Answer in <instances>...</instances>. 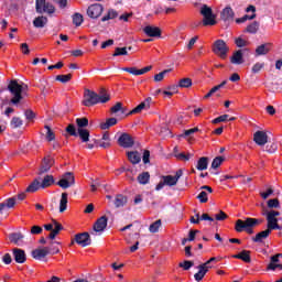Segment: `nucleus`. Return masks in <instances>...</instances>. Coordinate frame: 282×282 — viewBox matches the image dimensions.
Wrapping results in <instances>:
<instances>
[{"label":"nucleus","instance_id":"nucleus-1","mask_svg":"<svg viewBox=\"0 0 282 282\" xmlns=\"http://www.w3.org/2000/svg\"><path fill=\"white\" fill-rule=\"evenodd\" d=\"M109 101L110 95L105 90H101L99 95L96 91H93L88 88L84 90V99L82 104L86 107H91L98 104H107Z\"/></svg>","mask_w":282,"mask_h":282},{"label":"nucleus","instance_id":"nucleus-2","mask_svg":"<svg viewBox=\"0 0 282 282\" xmlns=\"http://www.w3.org/2000/svg\"><path fill=\"white\" fill-rule=\"evenodd\" d=\"M262 224V220L256 219V218H247L246 220H237L236 221V231L237 232H248L249 235L253 234L252 228L256 226Z\"/></svg>","mask_w":282,"mask_h":282},{"label":"nucleus","instance_id":"nucleus-3","mask_svg":"<svg viewBox=\"0 0 282 282\" xmlns=\"http://www.w3.org/2000/svg\"><path fill=\"white\" fill-rule=\"evenodd\" d=\"M262 215L265 216L267 219V229L270 230H281L282 227L279 225L278 216H280V212L271 209H263Z\"/></svg>","mask_w":282,"mask_h":282},{"label":"nucleus","instance_id":"nucleus-4","mask_svg":"<svg viewBox=\"0 0 282 282\" xmlns=\"http://www.w3.org/2000/svg\"><path fill=\"white\" fill-rule=\"evenodd\" d=\"M8 90L13 96V98L11 99L12 105H19L23 98V86L20 85L17 80H11V83H9L8 85Z\"/></svg>","mask_w":282,"mask_h":282},{"label":"nucleus","instance_id":"nucleus-5","mask_svg":"<svg viewBox=\"0 0 282 282\" xmlns=\"http://www.w3.org/2000/svg\"><path fill=\"white\" fill-rule=\"evenodd\" d=\"M212 52L219 58L226 59L228 52H230V47H228L224 40L218 39L214 42V45H212Z\"/></svg>","mask_w":282,"mask_h":282},{"label":"nucleus","instance_id":"nucleus-6","mask_svg":"<svg viewBox=\"0 0 282 282\" xmlns=\"http://www.w3.org/2000/svg\"><path fill=\"white\" fill-rule=\"evenodd\" d=\"M221 259L219 258H210L209 260H207L205 263L199 264L198 265V272L195 273L194 278L197 282L202 281L203 278L206 275V273H208L209 269L213 268V265H210V263L213 262H219Z\"/></svg>","mask_w":282,"mask_h":282},{"label":"nucleus","instance_id":"nucleus-7","mask_svg":"<svg viewBox=\"0 0 282 282\" xmlns=\"http://www.w3.org/2000/svg\"><path fill=\"white\" fill-rule=\"evenodd\" d=\"M200 14H203V17H204L203 24L205 26L216 24V20H215L216 18L213 14V10L210 7H208V6L200 7Z\"/></svg>","mask_w":282,"mask_h":282},{"label":"nucleus","instance_id":"nucleus-8","mask_svg":"<svg viewBox=\"0 0 282 282\" xmlns=\"http://www.w3.org/2000/svg\"><path fill=\"white\" fill-rule=\"evenodd\" d=\"M36 12L37 14H54L55 7L52 3L46 2V0H36Z\"/></svg>","mask_w":282,"mask_h":282},{"label":"nucleus","instance_id":"nucleus-9","mask_svg":"<svg viewBox=\"0 0 282 282\" xmlns=\"http://www.w3.org/2000/svg\"><path fill=\"white\" fill-rule=\"evenodd\" d=\"M74 185H75V175L74 173H70V172L64 173L59 178V181L57 182V186H59L63 189H66Z\"/></svg>","mask_w":282,"mask_h":282},{"label":"nucleus","instance_id":"nucleus-10","mask_svg":"<svg viewBox=\"0 0 282 282\" xmlns=\"http://www.w3.org/2000/svg\"><path fill=\"white\" fill-rule=\"evenodd\" d=\"M15 206V198H9L0 204V221L9 216V209Z\"/></svg>","mask_w":282,"mask_h":282},{"label":"nucleus","instance_id":"nucleus-11","mask_svg":"<svg viewBox=\"0 0 282 282\" xmlns=\"http://www.w3.org/2000/svg\"><path fill=\"white\" fill-rule=\"evenodd\" d=\"M75 243L82 247L90 246L91 240H90L89 234L88 232L76 234L70 245L74 246Z\"/></svg>","mask_w":282,"mask_h":282},{"label":"nucleus","instance_id":"nucleus-12","mask_svg":"<svg viewBox=\"0 0 282 282\" xmlns=\"http://www.w3.org/2000/svg\"><path fill=\"white\" fill-rule=\"evenodd\" d=\"M104 12V7L99 3H95L87 8V15L90 19H98Z\"/></svg>","mask_w":282,"mask_h":282},{"label":"nucleus","instance_id":"nucleus-13","mask_svg":"<svg viewBox=\"0 0 282 282\" xmlns=\"http://www.w3.org/2000/svg\"><path fill=\"white\" fill-rule=\"evenodd\" d=\"M182 175H183V171L178 170L175 172L174 176L172 175L162 176V181H164V184L167 186H176Z\"/></svg>","mask_w":282,"mask_h":282},{"label":"nucleus","instance_id":"nucleus-14","mask_svg":"<svg viewBox=\"0 0 282 282\" xmlns=\"http://www.w3.org/2000/svg\"><path fill=\"white\" fill-rule=\"evenodd\" d=\"M253 142L260 147L268 143V133L263 130H258L253 133Z\"/></svg>","mask_w":282,"mask_h":282},{"label":"nucleus","instance_id":"nucleus-15","mask_svg":"<svg viewBox=\"0 0 282 282\" xmlns=\"http://www.w3.org/2000/svg\"><path fill=\"white\" fill-rule=\"evenodd\" d=\"M107 227H108V217L102 216L96 220V223L94 225V231L96 234L101 235L104 232V230L107 229Z\"/></svg>","mask_w":282,"mask_h":282},{"label":"nucleus","instance_id":"nucleus-16","mask_svg":"<svg viewBox=\"0 0 282 282\" xmlns=\"http://www.w3.org/2000/svg\"><path fill=\"white\" fill-rule=\"evenodd\" d=\"M199 194L197 195V199L200 204H206L208 203V195L213 194V188L209 186H203L200 187Z\"/></svg>","mask_w":282,"mask_h":282},{"label":"nucleus","instance_id":"nucleus-17","mask_svg":"<svg viewBox=\"0 0 282 282\" xmlns=\"http://www.w3.org/2000/svg\"><path fill=\"white\" fill-rule=\"evenodd\" d=\"M121 69H123V72H126L128 74L139 76V75L148 74L151 69H153V66H147V67H143V68H140V69H138L135 67L121 68Z\"/></svg>","mask_w":282,"mask_h":282},{"label":"nucleus","instance_id":"nucleus-18","mask_svg":"<svg viewBox=\"0 0 282 282\" xmlns=\"http://www.w3.org/2000/svg\"><path fill=\"white\" fill-rule=\"evenodd\" d=\"M151 101H152L151 98L143 100L139 106H137L130 111V115H138V113H141L143 110H149Z\"/></svg>","mask_w":282,"mask_h":282},{"label":"nucleus","instance_id":"nucleus-19","mask_svg":"<svg viewBox=\"0 0 282 282\" xmlns=\"http://www.w3.org/2000/svg\"><path fill=\"white\" fill-rule=\"evenodd\" d=\"M118 143H119L120 147L131 148L134 144V141H133L131 135H129L127 133H123L118 139Z\"/></svg>","mask_w":282,"mask_h":282},{"label":"nucleus","instance_id":"nucleus-20","mask_svg":"<svg viewBox=\"0 0 282 282\" xmlns=\"http://www.w3.org/2000/svg\"><path fill=\"white\" fill-rule=\"evenodd\" d=\"M54 159L46 156L44 160H42V164H41V169H40V173L44 174L46 172L50 171V169H52V166H54Z\"/></svg>","mask_w":282,"mask_h":282},{"label":"nucleus","instance_id":"nucleus-21","mask_svg":"<svg viewBox=\"0 0 282 282\" xmlns=\"http://www.w3.org/2000/svg\"><path fill=\"white\" fill-rule=\"evenodd\" d=\"M230 63L232 65H242L245 63L243 53L241 50L232 53V56L230 57Z\"/></svg>","mask_w":282,"mask_h":282},{"label":"nucleus","instance_id":"nucleus-22","mask_svg":"<svg viewBox=\"0 0 282 282\" xmlns=\"http://www.w3.org/2000/svg\"><path fill=\"white\" fill-rule=\"evenodd\" d=\"M50 254L48 248H40L31 252L35 260H42Z\"/></svg>","mask_w":282,"mask_h":282},{"label":"nucleus","instance_id":"nucleus-23","mask_svg":"<svg viewBox=\"0 0 282 282\" xmlns=\"http://www.w3.org/2000/svg\"><path fill=\"white\" fill-rule=\"evenodd\" d=\"M252 13L251 15H245L243 18H238L237 19V23H245L248 20H254L256 19V7L254 6H250L247 8V13Z\"/></svg>","mask_w":282,"mask_h":282},{"label":"nucleus","instance_id":"nucleus-24","mask_svg":"<svg viewBox=\"0 0 282 282\" xmlns=\"http://www.w3.org/2000/svg\"><path fill=\"white\" fill-rule=\"evenodd\" d=\"M143 33H145L150 37H160L161 36V30L156 26L148 25L143 29Z\"/></svg>","mask_w":282,"mask_h":282},{"label":"nucleus","instance_id":"nucleus-25","mask_svg":"<svg viewBox=\"0 0 282 282\" xmlns=\"http://www.w3.org/2000/svg\"><path fill=\"white\" fill-rule=\"evenodd\" d=\"M281 257V254H275L271 258V262L269 263V265L267 267V270L269 271H274L276 270V268H280L282 270V264L279 263L280 260L279 258Z\"/></svg>","mask_w":282,"mask_h":282},{"label":"nucleus","instance_id":"nucleus-26","mask_svg":"<svg viewBox=\"0 0 282 282\" xmlns=\"http://www.w3.org/2000/svg\"><path fill=\"white\" fill-rule=\"evenodd\" d=\"M13 257L17 263L19 264H23L26 260L25 258V252L23 250L20 249H14L13 250Z\"/></svg>","mask_w":282,"mask_h":282},{"label":"nucleus","instance_id":"nucleus-27","mask_svg":"<svg viewBox=\"0 0 282 282\" xmlns=\"http://www.w3.org/2000/svg\"><path fill=\"white\" fill-rule=\"evenodd\" d=\"M272 229H264L262 231H260L259 234L256 235V237L253 238V242L260 243L262 242L263 239H267L270 234H271Z\"/></svg>","mask_w":282,"mask_h":282},{"label":"nucleus","instance_id":"nucleus-28","mask_svg":"<svg viewBox=\"0 0 282 282\" xmlns=\"http://www.w3.org/2000/svg\"><path fill=\"white\" fill-rule=\"evenodd\" d=\"M42 188L41 178H35L33 183H31L28 188L25 189L26 193L33 194Z\"/></svg>","mask_w":282,"mask_h":282},{"label":"nucleus","instance_id":"nucleus-29","mask_svg":"<svg viewBox=\"0 0 282 282\" xmlns=\"http://www.w3.org/2000/svg\"><path fill=\"white\" fill-rule=\"evenodd\" d=\"M68 204V194L66 192L62 193L61 200H59V213L64 214L67 210Z\"/></svg>","mask_w":282,"mask_h":282},{"label":"nucleus","instance_id":"nucleus-30","mask_svg":"<svg viewBox=\"0 0 282 282\" xmlns=\"http://www.w3.org/2000/svg\"><path fill=\"white\" fill-rule=\"evenodd\" d=\"M48 23V19L46 17H37L34 19L33 24L36 29H44Z\"/></svg>","mask_w":282,"mask_h":282},{"label":"nucleus","instance_id":"nucleus-31","mask_svg":"<svg viewBox=\"0 0 282 282\" xmlns=\"http://www.w3.org/2000/svg\"><path fill=\"white\" fill-rule=\"evenodd\" d=\"M128 160L131 164L137 165L142 160V156L138 153V151L128 152Z\"/></svg>","mask_w":282,"mask_h":282},{"label":"nucleus","instance_id":"nucleus-32","mask_svg":"<svg viewBox=\"0 0 282 282\" xmlns=\"http://www.w3.org/2000/svg\"><path fill=\"white\" fill-rule=\"evenodd\" d=\"M54 182H55V180H54L53 175H46L45 178L40 182L41 188L45 189L50 186H53Z\"/></svg>","mask_w":282,"mask_h":282},{"label":"nucleus","instance_id":"nucleus-33","mask_svg":"<svg viewBox=\"0 0 282 282\" xmlns=\"http://www.w3.org/2000/svg\"><path fill=\"white\" fill-rule=\"evenodd\" d=\"M127 202H128V199L124 195L118 194L115 198V206L117 208H121L127 205Z\"/></svg>","mask_w":282,"mask_h":282},{"label":"nucleus","instance_id":"nucleus-34","mask_svg":"<svg viewBox=\"0 0 282 282\" xmlns=\"http://www.w3.org/2000/svg\"><path fill=\"white\" fill-rule=\"evenodd\" d=\"M115 124H118V119L110 118L107 119L105 122L99 123V128H101V130H108L110 127Z\"/></svg>","mask_w":282,"mask_h":282},{"label":"nucleus","instance_id":"nucleus-35","mask_svg":"<svg viewBox=\"0 0 282 282\" xmlns=\"http://www.w3.org/2000/svg\"><path fill=\"white\" fill-rule=\"evenodd\" d=\"M232 258L240 259L245 263H250V251H241L238 254H234Z\"/></svg>","mask_w":282,"mask_h":282},{"label":"nucleus","instance_id":"nucleus-36","mask_svg":"<svg viewBox=\"0 0 282 282\" xmlns=\"http://www.w3.org/2000/svg\"><path fill=\"white\" fill-rule=\"evenodd\" d=\"M270 47H271L270 43L260 45L258 48H256V55L260 56V55L269 54Z\"/></svg>","mask_w":282,"mask_h":282},{"label":"nucleus","instance_id":"nucleus-37","mask_svg":"<svg viewBox=\"0 0 282 282\" xmlns=\"http://www.w3.org/2000/svg\"><path fill=\"white\" fill-rule=\"evenodd\" d=\"M61 230H63V226L61 224H58L57 221H54V229H52V231L50 232L48 238L51 240H54Z\"/></svg>","mask_w":282,"mask_h":282},{"label":"nucleus","instance_id":"nucleus-38","mask_svg":"<svg viewBox=\"0 0 282 282\" xmlns=\"http://www.w3.org/2000/svg\"><path fill=\"white\" fill-rule=\"evenodd\" d=\"M77 134L84 143L89 141V131L85 128H77Z\"/></svg>","mask_w":282,"mask_h":282},{"label":"nucleus","instance_id":"nucleus-39","mask_svg":"<svg viewBox=\"0 0 282 282\" xmlns=\"http://www.w3.org/2000/svg\"><path fill=\"white\" fill-rule=\"evenodd\" d=\"M110 144L111 143H110V135H109V133H104L102 139L99 140V142H98V145L104 148V149H108L110 147Z\"/></svg>","mask_w":282,"mask_h":282},{"label":"nucleus","instance_id":"nucleus-40","mask_svg":"<svg viewBox=\"0 0 282 282\" xmlns=\"http://www.w3.org/2000/svg\"><path fill=\"white\" fill-rule=\"evenodd\" d=\"M196 169L198 171L207 170L208 169V158H200V159H198Z\"/></svg>","mask_w":282,"mask_h":282},{"label":"nucleus","instance_id":"nucleus-41","mask_svg":"<svg viewBox=\"0 0 282 282\" xmlns=\"http://www.w3.org/2000/svg\"><path fill=\"white\" fill-rule=\"evenodd\" d=\"M234 15L235 13L231 7H226L225 9H223V12H221L223 19L230 20V19H234Z\"/></svg>","mask_w":282,"mask_h":282},{"label":"nucleus","instance_id":"nucleus-42","mask_svg":"<svg viewBox=\"0 0 282 282\" xmlns=\"http://www.w3.org/2000/svg\"><path fill=\"white\" fill-rule=\"evenodd\" d=\"M149 180H150V174L149 172H142L141 174H139L138 176V183L140 185H147L149 184Z\"/></svg>","mask_w":282,"mask_h":282},{"label":"nucleus","instance_id":"nucleus-43","mask_svg":"<svg viewBox=\"0 0 282 282\" xmlns=\"http://www.w3.org/2000/svg\"><path fill=\"white\" fill-rule=\"evenodd\" d=\"M228 117H229L228 115H223V116L212 120V123L213 124H219L221 122H227L228 121ZM235 120H236V118H234V117L229 118V121H235Z\"/></svg>","mask_w":282,"mask_h":282},{"label":"nucleus","instance_id":"nucleus-44","mask_svg":"<svg viewBox=\"0 0 282 282\" xmlns=\"http://www.w3.org/2000/svg\"><path fill=\"white\" fill-rule=\"evenodd\" d=\"M72 19H73V24L75 26H80L82 23L85 21V19L83 18V15L80 13L73 14Z\"/></svg>","mask_w":282,"mask_h":282},{"label":"nucleus","instance_id":"nucleus-45","mask_svg":"<svg viewBox=\"0 0 282 282\" xmlns=\"http://www.w3.org/2000/svg\"><path fill=\"white\" fill-rule=\"evenodd\" d=\"M225 158L224 156H217L216 159H214V161H212V169H217L219 166H221V164L224 163Z\"/></svg>","mask_w":282,"mask_h":282},{"label":"nucleus","instance_id":"nucleus-46","mask_svg":"<svg viewBox=\"0 0 282 282\" xmlns=\"http://www.w3.org/2000/svg\"><path fill=\"white\" fill-rule=\"evenodd\" d=\"M170 73V69H164L163 72L154 75V82L155 83H161L162 80H164L166 74Z\"/></svg>","mask_w":282,"mask_h":282},{"label":"nucleus","instance_id":"nucleus-47","mask_svg":"<svg viewBox=\"0 0 282 282\" xmlns=\"http://www.w3.org/2000/svg\"><path fill=\"white\" fill-rule=\"evenodd\" d=\"M258 31H259L258 22H253L247 28V33H249V34H257Z\"/></svg>","mask_w":282,"mask_h":282},{"label":"nucleus","instance_id":"nucleus-48","mask_svg":"<svg viewBox=\"0 0 282 282\" xmlns=\"http://www.w3.org/2000/svg\"><path fill=\"white\" fill-rule=\"evenodd\" d=\"M160 227H161V220H156L155 223L150 225L149 231L151 234H156V232H159Z\"/></svg>","mask_w":282,"mask_h":282},{"label":"nucleus","instance_id":"nucleus-49","mask_svg":"<svg viewBox=\"0 0 282 282\" xmlns=\"http://www.w3.org/2000/svg\"><path fill=\"white\" fill-rule=\"evenodd\" d=\"M72 79V75L70 74H66V75H58L56 77V80L62 83V84H67L69 83Z\"/></svg>","mask_w":282,"mask_h":282},{"label":"nucleus","instance_id":"nucleus-50","mask_svg":"<svg viewBox=\"0 0 282 282\" xmlns=\"http://www.w3.org/2000/svg\"><path fill=\"white\" fill-rule=\"evenodd\" d=\"M192 85H193V82H192L191 78L181 79V80H180V84H178V86H180L181 88H189Z\"/></svg>","mask_w":282,"mask_h":282},{"label":"nucleus","instance_id":"nucleus-51","mask_svg":"<svg viewBox=\"0 0 282 282\" xmlns=\"http://www.w3.org/2000/svg\"><path fill=\"white\" fill-rule=\"evenodd\" d=\"M45 129H46V140H47L48 142L54 141V140H55V133H54V131L52 130V128H50L48 126H46Z\"/></svg>","mask_w":282,"mask_h":282},{"label":"nucleus","instance_id":"nucleus-52","mask_svg":"<svg viewBox=\"0 0 282 282\" xmlns=\"http://www.w3.org/2000/svg\"><path fill=\"white\" fill-rule=\"evenodd\" d=\"M117 17H118V12H116L115 10H109L108 14L102 18V22H107V21L112 20Z\"/></svg>","mask_w":282,"mask_h":282},{"label":"nucleus","instance_id":"nucleus-53","mask_svg":"<svg viewBox=\"0 0 282 282\" xmlns=\"http://www.w3.org/2000/svg\"><path fill=\"white\" fill-rule=\"evenodd\" d=\"M120 111H121V113H124L121 102H117L112 108H110V112H112V113H118Z\"/></svg>","mask_w":282,"mask_h":282},{"label":"nucleus","instance_id":"nucleus-54","mask_svg":"<svg viewBox=\"0 0 282 282\" xmlns=\"http://www.w3.org/2000/svg\"><path fill=\"white\" fill-rule=\"evenodd\" d=\"M198 40H199L198 36H194V37L189 39L187 44H186L187 51H192L193 47H194V44L197 43Z\"/></svg>","mask_w":282,"mask_h":282},{"label":"nucleus","instance_id":"nucleus-55","mask_svg":"<svg viewBox=\"0 0 282 282\" xmlns=\"http://www.w3.org/2000/svg\"><path fill=\"white\" fill-rule=\"evenodd\" d=\"M248 44H249V42L247 40H245L243 37L236 39V45L238 47H246Z\"/></svg>","mask_w":282,"mask_h":282},{"label":"nucleus","instance_id":"nucleus-56","mask_svg":"<svg viewBox=\"0 0 282 282\" xmlns=\"http://www.w3.org/2000/svg\"><path fill=\"white\" fill-rule=\"evenodd\" d=\"M192 156H193L192 153H187V154H185V153H180V154H176V159H180V160H182V161H184V162L189 161Z\"/></svg>","mask_w":282,"mask_h":282},{"label":"nucleus","instance_id":"nucleus-57","mask_svg":"<svg viewBox=\"0 0 282 282\" xmlns=\"http://www.w3.org/2000/svg\"><path fill=\"white\" fill-rule=\"evenodd\" d=\"M267 206H269V208H279L280 202L279 199H270L267 202Z\"/></svg>","mask_w":282,"mask_h":282},{"label":"nucleus","instance_id":"nucleus-58","mask_svg":"<svg viewBox=\"0 0 282 282\" xmlns=\"http://www.w3.org/2000/svg\"><path fill=\"white\" fill-rule=\"evenodd\" d=\"M31 235L36 236L43 232V228L41 226H33L30 230Z\"/></svg>","mask_w":282,"mask_h":282},{"label":"nucleus","instance_id":"nucleus-59","mask_svg":"<svg viewBox=\"0 0 282 282\" xmlns=\"http://www.w3.org/2000/svg\"><path fill=\"white\" fill-rule=\"evenodd\" d=\"M23 124L22 119L14 117L11 121L12 128H20Z\"/></svg>","mask_w":282,"mask_h":282},{"label":"nucleus","instance_id":"nucleus-60","mask_svg":"<svg viewBox=\"0 0 282 282\" xmlns=\"http://www.w3.org/2000/svg\"><path fill=\"white\" fill-rule=\"evenodd\" d=\"M76 124H77V127H79V129H82L83 127H87L88 119L87 118L76 119Z\"/></svg>","mask_w":282,"mask_h":282},{"label":"nucleus","instance_id":"nucleus-61","mask_svg":"<svg viewBox=\"0 0 282 282\" xmlns=\"http://www.w3.org/2000/svg\"><path fill=\"white\" fill-rule=\"evenodd\" d=\"M215 219H216L217 221H224V220L227 219V215H226L225 212L219 210V213L215 215Z\"/></svg>","mask_w":282,"mask_h":282},{"label":"nucleus","instance_id":"nucleus-62","mask_svg":"<svg viewBox=\"0 0 282 282\" xmlns=\"http://www.w3.org/2000/svg\"><path fill=\"white\" fill-rule=\"evenodd\" d=\"M264 64L263 63H256L253 67L251 68V72L253 74H259V72L263 68Z\"/></svg>","mask_w":282,"mask_h":282},{"label":"nucleus","instance_id":"nucleus-63","mask_svg":"<svg viewBox=\"0 0 282 282\" xmlns=\"http://www.w3.org/2000/svg\"><path fill=\"white\" fill-rule=\"evenodd\" d=\"M180 265L185 270H189L193 267V262L189 260H185L184 262H181Z\"/></svg>","mask_w":282,"mask_h":282},{"label":"nucleus","instance_id":"nucleus-64","mask_svg":"<svg viewBox=\"0 0 282 282\" xmlns=\"http://www.w3.org/2000/svg\"><path fill=\"white\" fill-rule=\"evenodd\" d=\"M128 52H127V48L123 47V48H116L115 50V53H113V56H121V55H127Z\"/></svg>","mask_w":282,"mask_h":282}]
</instances>
